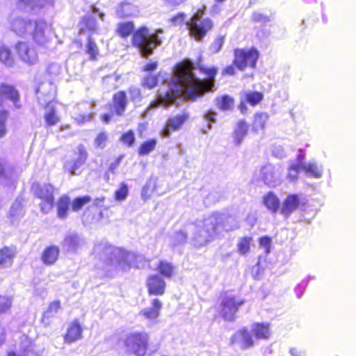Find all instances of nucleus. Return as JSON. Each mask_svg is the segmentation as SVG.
<instances>
[{
  "label": "nucleus",
  "mask_w": 356,
  "mask_h": 356,
  "mask_svg": "<svg viewBox=\"0 0 356 356\" xmlns=\"http://www.w3.org/2000/svg\"><path fill=\"white\" fill-rule=\"evenodd\" d=\"M193 69L194 64L188 59L178 63L174 69L168 91L164 94L159 93L157 99L150 103L147 111L159 106H168L176 104L179 98L195 100L205 92L213 91L217 68H202V71L208 77L207 81L197 78L193 72Z\"/></svg>",
  "instance_id": "nucleus-1"
},
{
  "label": "nucleus",
  "mask_w": 356,
  "mask_h": 356,
  "mask_svg": "<svg viewBox=\"0 0 356 356\" xmlns=\"http://www.w3.org/2000/svg\"><path fill=\"white\" fill-rule=\"evenodd\" d=\"M95 251L99 253V258L108 271L112 269L127 271L132 267L140 268L144 267L146 263L142 254L127 252L107 244L96 246Z\"/></svg>",
  "instance_id": "nucleus-2"
},
{
  "label": "nucleus",
  "mask_w": 356,
  "mask_h": 356,
  "mask_svg": "<svg viewBox=\"0 0 356 356\" xmlns=\"http://www.w3.org/2000/svg\"><path fill=\"white\" fill-rule=\"evenodd\" d=\"M216 220L211 215L197 225L191 224L189 228L193 231L192 243L194 246L201 248L213 241L218 236Z\"/></svg>",
  "instance_id": "nucleus-3"
},
{
  "label": "nucleus",
  "mask_w": 356,
  "mask_h": 356,
  "mask_svg": "<svg viewBox=\"0 0 356 356\" xmlns=\"http://www.w3.org/2000/svg\"><path fill=\"white\" fill-rule=\"evenodd\" d=\"M162 33L161 29L151 33L147 27H140L133 35V44L138 48L142 56L147 58L153 54L154 49L161 44L162 40L159 35Z\"/></svg>",
  "instance_id": "nucleus-4"
},
{
  "label": "nucleus",
  "mask_w": 356,
  "mask_h": 356,
  "mask_svg": "<svg viewBox=\"0 0 356 356\" xmlns=\"http://www.w3.org/2000/svg\"><path fill=\"white\" fill-rule=\"evenodd\" d=\"M204 10L199 9L186 22L190 35L196 40H201L211 30L213 24L209 18H203Z\"/></svg>",
  "instance_id": "nucleus-5"
},
{
  "label": "nucleus",
  "mask_w": 356,
  "mask_h": 356,
  "mask_svg": "<svg viewBox=\"0 0 356 356\" xmlns=\"http://www.w3.org/2000/svg\"><path fill=\"white\" fill-rule=\"evenodd\" d=\"M149 341V335L145 332H134L128 334L124 344L129 352L139 356L146 353Z\"/></svg>",
  "instance_id": "nucleus-6"
},
{
  "label": "nucleus",
  "mask_w": 356,
  "mask_h": 356,
  "mask_svg": "<svg viewBox=\"0 0 356 356\" xmlns=\"http://www.w3.org/2000/svg\"><path fill=\"white\" fill-rule=\"evenodd\" d=\"M235 66L240 70H244L246 67H255L259 58V52L257 49H236L234 51Z\"/></svg>",
  "instance_id": "nucleus-7"
},
{
  "label": "nucleus",
  "mask_w": 356,
  "mask_h": 356,
  "mask_svg": "<svg viewBox=\"0 0 356 356\" xmlns=\"http://www.w3.org/2000/svg\"><path fill=\"white\" fill-rule=\"evenodd\" d=\"M33 29L30 32L33 40L40 46L49 48V43L51 40V30L47 22L44 20H36L33 22Z\"/></svg>",
  "instance_id": "nucleus-8"
},
{
  "label": "nucleus",
  "mask_w": 356,
  "mask_h": 356,
  "mask_svg": "<svg viewBox=\"0 0 356 356\" xmlns=\"http://www.w3.org/2000/svg\"><path fill=\"white\" fill-rule=\"evenodd\" d=\"M33 190L35 195L42 200L40 204L42 211L48 213L54 205V187L50 184L40 186L37 184L33 186Z\"/></svg>",
  "instance_id": "nucleus-9"
},
{
  "label": "nucleus",
  "mask_w": 356,
  "mask_h": 356,
  "mask_svg": "<svg viewBox=\"0 0 356 356\" xmlns=\"http://www.w3.org/2000/svg\"><path fill=\"white\" fill-rule=\"evenodd\" d=\"M17 54L22 61L27 65H35L38 61V54L32 44L19 42L15 47Z\"/></svg>",
  "instance_id": "nucleus-10"
},
{
  "label": "nucleus",
  "mask_w": 356,
  "mask_h": 356,
  "mask_svg": "<svg viewBox=\"0 0 356 356\" xmlns=\"http://www.w3.org/2000/svg\"><path fill=\"white\" fill-rule=\"evenodd\" d=\"M211 216L216 220V227L218 228V236L223 232H231L240 227L239 222L234 216L220 213H213Z\"/></svg>",
  "instance_id": "nucleus-11"
},
{
  "label": "nucleus",
  "mask_w": 356,
  "mask_h": 356,
  "mask_svg": "<svg viewBox=\"0 0 356 356\" xmlns=\"http://www.w3.org/2000/svg\"><path fill=\"white\" fill-rule=\"evenodd\" d=\"M161 308V302L159 299L154 298L152 300L151 306L143 309L140 312L139 316L146 321L148 326L154 325L158 323Z\"/></svg>",
  "instance_id": "nucleus-12"
},
{
  "label": "nucleus",
  "mask_w": 356,
  "mask_h": 356,
  "mask_svg": "<svg viewBox=\"0 0 356 356\" xmlns=\"http://www.w3.org/2000/svg\"><path fill=\"white\" fill-rule=\"evenodd\" d=\"M282 171L280 167L271 164L263 166L260 170V176L265 184L275 187L280 183Z\"/></svg>",
  "instance_id": "nucleus-13"
},
{
  "label": "nucleus",
  "mask_w": 356,
  "mask_h": 356,
  "mask_svg": "<svg viewBox=\"0 0 356 356\" xmlns=\"http://www.w3.org/2000/svg\"><path fill=\"white\" fill-rule=\"evenodd\" d=\"M254 337L251 329L243 327L233 334L231 337V344H236L241 349L245 350L254 346Z\"/></svg>",
  "instance_id": "nucleus-14"
},
{
  "label": "nucleus",
  "mask_w": 356,
  "mask_h": 356,
  "mask_svg": "<svg viewBox=\"0 0 356 356\" xmlns=\"http://www.w3.org/2000/svg\"><path fill=\"white\" fill-rule=\"evenodd\" d=\"M243 304V300L236 299L231 296H225L221 303V314L223 318L227 321H232L238 307Z\"/></svg>",
  "instance_id": "nucleus-15"
},
{
  "label": "nucleus",
  "mask_w": 356,
  "mask_h": 356,
  "mask_svg": "<svg viewBox=\"0 0 356 356\" xmlns=\"http://www.w3.org/2000/svg\"><path fill=\"white\" fill-rule=\"evenodd\" d=\"M78 153L75 154V156L68 160L65 163L64 168L71 175H76V171L82 166L88 157L87 152L82 145H79L77 147Z\"/></svg>",
  "instance_id": "nucleus-16"
},
{
  "label": "nucleus",
  "mask_w": 356,
  "mask_h": 356,
  "mask_svg": "<svg viewBox=\"0 0 356 356\" xmlns=\"http://www.w3.org/2000/svg\"><path fill=\"white\" fill-rule=\"evenodd\" d=\"M33 22L28 18L12 17L10 20V27L19 36H26L30 34L33 27Z\"/></svg>",
  "instance_id": "nucleus-17"
},
{
  "label": "nucleus",
  "mask_w": 356,
  "mask_h": 356,
  "mask_svg": "<svg viewBox=\"0 0 356 356\" xmlns=\"http://www.w3.org/2000/svg\"><path fill=\"white\" fill-rule=\"evenodd\" d=\"M305 203V198L302 195L291 194L289 195L284 201L281 213L288 218L291 214L294 212L301 204Z\"/></svg>",
  "instance_id": "nucleus-18"
},
{
  "label": "nucleus",
  "mask_w": 356,
  "mask_h": 356,
  "mask_svg": "<svg viewBox=\"0 0 356 356\" xmlns=\"http://www.w3.org/2000/svg\"><path fill=\"white\" fill-rule=\"evenodd\" d=\"M86 243L84 238L75 232H68L62 242V247L68 252H76Z\"/></svg>",
  "instance_id": "nucleus-19"
},
{
  "label": "nucleus",
  "mask_w": 356,
  "mask_h": 356,
  "mask_svg": "<svg viewBox=\"0 0 356 356\" xmlns=\"http://www.w3.org/2000/svg\"><path fill=\"white\" fill-rule=\"evenodd\" d=\"M188 118V113H184L169 118L165 127L161 131L162 136L165 138L169 137L170 131L179 129Z\"/></svg>",
  "instance_id": "nucleus-20"
},
{
  "label": "nucleus",
  "mask_w": 356,
  "mask_h": 356,
  "mask_svg": "<svg viewBox=\"0 0 356 356\" xmlns=\"http://www.w3.org/2000/svg\"><path fill=\"white\" fill-rule=\"evenodd\" d=\"M1 98L9 100L15 108H20L22 104L19 92L13 86L1 83L0 86Z\"/></svg>",
  "instance_id": "nucleus-21"
},
{
  "label": "nucleus",
  "mask_w": 356,
  "mask_h": 356,
  "mask_svg": "<svg viewBox=\"0 0 356 356\" xmlns=\"http://www.w3.org/2000/svg\"><path fill=\"white\" fill-rule=\"evenodd\" d=\"M147 286L148 288L149 293L159 296L165 292V282L159 275H150L147 280Z\"/></svg>",
  "instance_id": "nucleus-22"
},
{
  "label": "nucleus",
  "mask_w": 356,
  "mask_h": 356,
  "mask_svg": "<svg viewBox=\"0 0 356 356\" xmlns=\"http://www.w3.org/2000/svg\"><path fill=\"white\" fill-rule=\"evenodd\" d=\"M54 0H17L18 6L27 11L37 12L41 8L52 6Z\"/></svg>",
  "instance_id": "nucleus-23"
},
{
  "label": "nucleus",
  "mask_w": 356,
  "mask_h": 356,
  "mask_svg": "<svg viewBox=\"0 0 356 356\" xmlns=\"http://www.w3.org/2000/svg\"><path fill=\"white\" fill-rule=\"evenodd\" d=\"M82 338V328L78 321L75 320L72 322L66 331L64 336V342L65 343H72Z\"/></svg>",
  "instance_id": "nucleus-24"
},
{
  "label": "nucleus",
  "mask_w": 356,
  "mask_h": 356,
  "mask_svg": "<svg viewBox=\"0 0 356 356\" xmlns=\"http://www.w3.org/2000/svg\"><path fill=\"white\" fill-rule=\"evenodd\" d=\"M17 254V249L14 246H5L0 250V267L9 268Z\"/></svg>",
  "instance_id": "nucleus-25"
},
{
  "label": "nucleus",
  "mask_w": 356,
  "mask_h": 356,
  "mask_svg": "<svg viewBox=\"0 0 356 356\" xmlns=\"http://www.w3.org/2000/svg\"><path fill=\"white\" fill-rule=\"evenodd\" d=\"M34 353L33 346L26 335L20 338L19 351L18 353L10 351L8 353V356H33Z\"/></svg>",
  "instance_id": "nucleus-26"
},
{
  "label": "nucleus",
  "mask_w": 356,
  "mask_h": 356,
  "mask_svg": "<svg viewBox=\"0 0 356 356\" xmlns=\"http://www.w3.org/2000/svg\"><path fill=\"white\" fill-rule=\"evenodd\" d=\"M127 98L125 92L120 91L113 97V108L117 115H122L127 106Z\"/></svg>",
  "instance_id": "nucleus-27"
},
{
  "label": "nucleus",
  "mask_w": 356,
  "mask_h": 356,
  "mask_svg": "<svg viewBox=\"0 0 356 356\" xmlns=\"http://www.w3.org/2000/svg\"><path fill=\"white\" fill-rule=\"evenodd\" d=\"M94 104L88 102H85L78 105L77 110L83 111L81 113L77 114L74 116V119L78 123H84L90 121L93 115Z\"/></svg>",
  "instance_id": "nucleus-28"
},
{
  "label": "nucleus",
  "mask_w": 356,
  "mask_h": 356,
  "mask_svg": "<svg viewBox=\"0 0 356 356\" xmlns=\"http://www.w3.org/2000/svg\"><path fill=\"white\" fill-rule=\"evenodd\" d=\"M60 254L58 246L53 245L47 247L41 256V260L45 265L51 266L58 260Z\"/></svg>",
  "instance_id": "nucleus-29"
},
{
  "label": "nucleus",
  "mask_w": 356,
  "mask_h": 356,
  "mask_svg": "<svg viewBox=\"0 0 356 356\" xmlns=\"http://www.w3.org/2000/svg\"><path fill=\"white\" fill-rule=\"evenodd\" d=\"M250 329L256 339H268L270 337V325L268 323H253Z\"/></svg>",
  "instance_id": "nucleus-30"
},
{
  "label": "nucleus",
  "mask_w": 356,
  "mask_h": 356,
  "mask_svg": "<svg viewBox=\"0 0 356 356\" xmlns=\"http://www.w3.org/2000/svg\"><path fill=\"white\" fill-rule=\"evenodd\" d=\"M138 12L136 6L129 1H124L118 7L116 14L119 17H124L135 15Z\"/></svg>",
  "instance_id": "nucleus-31"
},
{
  "label": "nucleus",
  "mask_w": 356,
  "mask_h": 356,
  "mask_svg": "<svg viewBox=\"0 0 356 356\" xmlns=\"http://www.w3.org/2000/svg\"><path fill=\"white\" fill-rule=\"evenodd\" d=\"M307 175L314 178H321L323 175V167L312 160L302 165L301 168Z\"/></svg>",
  "instance_id": "nucleus-32"
},
{
  "label": "nucleus",
  "mask_w": 356,
  "mask_h": 356,
  "mask_svg": "<svg viewBox=\"0 0 356 356\" xmlns=\"http://www.w3.org/2000/svg\"><path fill=\"white\" fill-rule=\"evenodd\" d=\"M217 113L212 110H208L202 115L204 124L201 128V132L204 134H208L211 130L212 124L216 122Z\"/></svg>",
  "instance_id": "nucleus-33"
},
{
  "label": "nucleus",
  "mask_w": 356,
  "mask_h": 356,
  "mask_svg": "<svg viewBox=\"0 0 356 356\" xmlns=\"http://www.w3.org/2000/svg\"><path fill=\"white\" fill-rule=\"evenodd\" d=\"M248 130L247 123L243 120H240L236 125L234 132V141L236 145H239L246 136Z\"/></svg>",
  "instance_id": "nucleus-34"
},
{
  "label": "nucleus",
  "mask_w": 356,
  "mask_h": 356,
  "mask_svg": "<svg viewBox=\"0 0 356 356\" xmlns=\"http://www.w3.org/2000/svg\"><path fill=\"white\" fill-rule=\"evenodd\" d=\"M216 106L222 111H231L234 108V100L229 95H225L215 99Z\"/></svg>",
  "instance_id": "nucleus-35"
},
{
  "label": "nucleus",
  "mask_w": 356,
  "mask_h": 356,
  "mask_svg": "<svg viewBox=\"0 0 356 356\" xmlns=\"http://www.w3.org/2000/svg\"><path fill=\"white\" fill-rule=\"evenodd\" d=\"M44 120L48 126H53L58 122L59 118L56 114L54 103H48L45 110Z\"/></svg>",
  "instance_id": "nucleus-36"
},
{
  "label": "nucleus",
  "mask_w": 356,
  "mask_h": 356,
  "mask_svg": "<svg viewBox=\"0 0 356 356\" xmlns=\"http://www.w3.org/2000/svg\"><path fill=\"white\" fill-rule=\"evenodd\" d=\"M24 215V211L22 207V201L16 200L12 204L9 213L8 218L10 219L12 222L22 218Z\"/></svg>",
  "instance_id": "nucleus-37"
},
{
  "label": "nucleus",
  "mask_w": 356,
  "mask_h": 356,
  "mask_svg": "<svg viewBox=\"0 0 356 356\" xmlns=\"http://www.w3.org/2000/svg\"><path fill=\"white\" fill-rule=\"evenodd\" d=\"M0 62L7 67H11L14 64V58L11 51L4 44H0Z\"/></svg>",
  "instance_id": "nucleus-38"
},
{
  "label": "nucleus",
  "mask_w": 356,
  "mask_h": 356,
  "mask_svg": "<svg viewBox=\"0 0 356 356\" xmlns=\"http://www.w3.org/2000/svg\"><path fill=\"white\" fill-rule=\"evenodd\" d=\"M264 204L273 213L277 212L280 207V200L273 193H268L266 196H264Z\"/></svg>",
  "instance_id": "nucleus-39"
},
{
  "label": "nucleus",
  "mask_w": 356,
  "mask_h": 356,
  "mask_svg": "<svg viewBox=\"0 0 356 356\" xmlns=\"http://www.w3.org/2000/svg\"><path fill=\"white\" fill-rule=\"evenodd\" d=\"M252 238L250 236L241 237L238 239L236 248L238 252L241 255L247 254L250 251Z\"/></svg>",
  "instance_id": "nucleus-40"
},
{
  "label": "nucleus",
  "mask_w": 356,
  "mask_h": 356,
  "mask_svg": "<svg viewBox=\"0 0 356 356\" xmlns=\"http://www.w3.org/2000/svg\"><path fill=\"white\" fill-rule=\"evenodd\" d=\"M70 205V198L66 196H62L58 202L57 208H58V216L60 218H65L67 215V211L69 210Z\"/></svg>",
  "instance_id": "nucleus-41"
},
{
  "label": "nucleus",
  "mask_w": 356,
  "mask_h": 356,
  "mask_svg": "<svg viewBox=\"0 0 356 356\" xmlns=\"http://www.w3.org/2000/svg\"><path fill=\"white\" fill-rule=\"evenodd\" d=\"M60 307V304L59 301H54L49 305L47 309L44 312L42 318V321L45 325L49 324V322L45 321L46 319L48 320L49 318L54 316L57 314Z\"/></svg>",
  "instance_id": "nucleus-42"
},
{
  "label": "nucleus",
  "mask_w": 356,
  "mask_h": 356,
  "mask_svg": "<svg viewBox=\"0 0 356 356\" xmlns=\"http://www.w3.org/2000/svg\"><path fill=\"white\" fill-rule=\"evenodd\" d=\"M157 270L163 277L170 278L173 275L175 268L170 263L166 261H161L157 267Z\"/></svg>",
  "instance_id": "nucleus-43"
},
{
  "label": "nucleus",
  "mask_w": 356,
  "mask_h": 356,
  "mask_svg": "<svg viewBox=\"0 0 356 356\" xmlns=\"http://www.w3.org/2000/svg\"><path fill=\"white\" fill-rule=\"evenodd\" d=\"M157 140L156 139H150L144 142L138 149V154L140 156L147 155L154 150Z\"/></svg>",
  "instance_id": "nucleus-44"
},
{
  "label": "nucleus",
  "mask_w": 356,
  "mask_h": 356,
  "mask_svg": "<svg viewBox=\"0 0 356 356\" xmlns=\"http://www.w3.org/2000/svg\"><path fill=\"white\" fill-rule=\"evenodd\" d=\"M156 188V181L153 178L149 179L141 191V197L146 200L150 197L151 194L154 191Z\"/></svg>",
  "instance_id": "nucleus-45"
},
{
  "label": "nucleus",
  "mask_w": 356,
  "mask_h": 356,
  "mask_svg": "<svg viewBox=\"0 0 356 356\" xmlns=\"http://www.w3.org/2000/svg\"><path fill=\"white\" fill-rule=\"evenodd\" d=\"M134 25L133 22H124L118 25V32L123 38L129 35L134 31Z\"/></svg>",
  "instance_id": "nucleus-46"
},
{
  "label": "nucleus",
  "mask_w": 356,
  "mask_h": 356,
  "mask_svg": "<svg viewBox=\"0 0 356 356\" xmlns=\"http://www.w3.org/2000/svg\"><path fill=\"white\" fill-rule=\"evenodd\" d=\"M8 115L9 113L7 111H0V138H3L7 135L8 130L6 123Z\"/></svg>",
  "instance_id": "nucleus-47"
},
{
  "label": "nucleus",
  "mask_w": 356,
  "mask_h": 356,
  "mask_svg": "<svg viewBox=\"0 0 356 356\" xmlns=\"http://www.w3.org/2000/svg\"><path fill=\"white\" fill-rule=\"evenodd\" d=\"M129 188L127 184L122 182L120 188L115 192V199L119 202L124 201L127 198Z\"/></svg>",
  "instance_id": "nucleus-48"
},
{
  "label": "nucleus",
  "mask_w": 356,
  "mask_h": 356,
  "mask_svg": "<svg viewBox=\"0 0 356 356\" xmlns=\"http://www.w3.org/2000/svg\"><path fill=\"white\" fill-rule=\"evenodd\" d=\"M90 200V197L88 195L75 198L72 204V210L74 211L80 210L85 204L89 203Z\"/></svg>",
  "instance_id": "nucleus-49"
},
{
  "label": "nucleus",
  "mask_w": 356,
  "mask_h": 356,
  "mask_svg": "<svg viewBox=\"0 0 356 356\" xmlns=\"http://www.w3.org/2000/svg\"><path fill=\"white\" fill-rule=\"evenodd\" d=\"M268 119V115L266 113H257L254 116V126L256 129H262Z\"/></svg>",
  "instance_id": "nucleus-50"
},
{
  "label": "nucleus",
  "mask_w": 356,
  "mask_h": 356,
  "mask_svg": "<svg viewBox=\"0 0 356 356\" xmlns=\"http://www.w3.org/2000/svg\"><path fill=\"white\" fill-rule=\"evenodd\" d=\"M86 47V51L90 55V58L95 59L97 56L98 55L99 50L97 45L90 36H89L88 38V43Z\"/></svg>",
  "instance_id": "nucleus-51"
},
{
  "label": "nucleus",
  "mask_w": 356,
  "mask_h": 356,
  "mask_svg": "<svg viewBox=\"0 0 356 356\" xmlns=\"http://www.w3.org/2000/svg\"><path fill=\"white\" fill-rule=\"evenodd\" d=\"M11 296H0V314L7 312L12 306Z\"/></svg>",
  "instance_id": "nucleus-52"
},
{
  "label": "nucleus",
  "mask_w": 356,
  "mask_h": 356,
  "mask_svg": "<svg viewBox=\"0 0 356 356\" xmlns=\"http://www.w3.org/2000/svg\"><path fill=\"white\" fill-rule=\"evenodd\" d=\"M262 98V94L258 92H250L245 95L246 102L252 106H254L260 102Z\"/></svg>",
  "instance_id": "nucleus-53"
},
{
  "label": "nucleus",
  "mask_w": 356,
  "mask_h": 356,
  "mask_svg": "<svg viewBox=\"0 0 356 356\" xmlns=\"http://www.w3.org/2000/svg\"><path fill=\"white\" fill-rule=\"evenodd\" d=\"M129 98L134 104H138L142 100V95L139 88L131 87L129 90Z\"/></svg>",
  "instance_id": "nucleus-54"
},
{
  "label": "nucleus",
  "mask_w": 356,
  "mask_h": 356,
  "mask_svg": "<svg viewBox=\"0 0 356 356\" xmlns=\"http://www.w3.org/2000/svg\"><path fill=\"white\" fill-rule=\"evenodd\" d=\"M301 169V166L298 164L291 163L288 169L287 178L291 181H294L298 179V176Z\"/></svg>",
  "instance_id": "nucleus-55"
},
{
  "label": "nucleus",
  "mask_w": 356,
  "mask_h": 356,
  "mask_svg": "<svg viewBox=\"0 0 356 356\" xmlns=\"http://www.w3.org/2000/svg\"><path fill=\"white\" fill-rule=\"evenodd\" d=\"M120 140L128 147H131L135 142V136L133 131L129 130L122 135Z\"/></svg>",
  "instance_id": "nucleus-56"
},
{
  "label": "nucleus",
  "mask_w": 356,
  "mask_h": 356,
  "mask_svg": "<svg viewBox=\"0 0 356 356\" xmlns=\"http://www.w3.org/2000/svg\"><path fill=\"white\" fill-rule=\"evenodd\" d=\"M224 44V37L220 36L217 38L214 42L211 44L210 46V51L213 54L218 53L220 49L222 48V45Z\"/></svg>",
  "instance_id": "nucleus-57"
},
{
  "label": "nucleus",
  "mask_w": 356,
  "mask_h": 356,
  "mask_svg": "<svg viewBox=\"0 0 356 356\" xmlns=\"http://www.w3.org/2000/svg\"><path fill=\"white\" fill-rule=\"evenodd\" d=\"M86 28L92 31H95L97 29V21L95 18L91 15L86 16L83 19Z\"/></svg>",
  "instance_id": "nucleus-58"
},
{
  "label": "nucleus",
  "mask_w": 356,
  "mask_h": 356,
  "mask_svg": "<svg viewBox=\"0 0 356 356\" xmlns=\"http://www.w3.org/2000/svg\"><path fill=\"white\" fill-rule=\"evenodd\" d=\"M143 84L149 89L153 88L157 84V77L152 74L147 75L143 79Z\"/></svg>",
  "instance_id": "nucleus-59"
},
{
  "label": "nucleus",
  "mask_w": 356,
  "mask_h": 356,
  "mask_svg": "<svg viewBox=\"0 0 356 356\" xmlns=\"http://www.w3.org/2000/svg\"><path fill=\"white\" fill-rule=\"evenodd\" d=\"M172 238L176 245L181 244L186 242L187 238V234L184 231L180 230L175 232L172 236Z\"/></svg>",
  "instance_id": "nucleus-60"
},
{
  "label": "nucleus",
  "mask_w": 356,
  "mask_h": 356,
  "mask_svg": "<svg viewBox=\"0 0 356 356\" xmlns=\"http://www.w3.org/2000/svg\"><path fill=\"white\" fill-rule=\"evenodd\" d=\"M107 140V135L104 132L99 133L96 139H95V145L97 147L99 148H104L106 145V142Z\"/></svg>",
  "instance_id": "nucleus-61"
},
{
  "label": "nucleus",
  "mask_w": 356,
  "mask_h": 356,
  "mask_svg": "<svg viewBox=\"0 0 356 356\" xmlns=\"http://www.w3.org/2000/svg\"><path fill=\"white\" fill-rule=\"evenodd\" d=\"M270 244L271 239L268 236H263L259 239V245L264 248L266 254L270 252Z\"/></svg>",
  "instance_id": "nucleus-62"
},
{
  "label": "nucleus",
  "mask_w": 356,
  "mask_h": 356,
  "mask_svg": "<svg viewBox=\"0 0 356 356\" xmlns=\"http://www.w3.org/2000/svg\"><path fill=\"white\" fill-rule=\"evenodd\" d=\"M252 18L254 22H261L263 24H266L270 21V17L258 12L254 13L252 15Z\"/></svg>",
  "instance_id": "nucleus-63"
},
{
  "label": "nucleus",
  "mask_w": 356,
  "mask_h": 356,
  "mask_svg": "<svg viewBox=\"0 0 356 356\" xmlns=\"http://www.w3.org/2000/svg\"><path fill=\"white\" fill-rule=\"evenodd\" d=\"M186 19V15L184 13H179L172 17L170 22L172 25L178 26L183 24Z\"/></svg>",
  "instance_id": "nucleus-64"
}]
</instances>
